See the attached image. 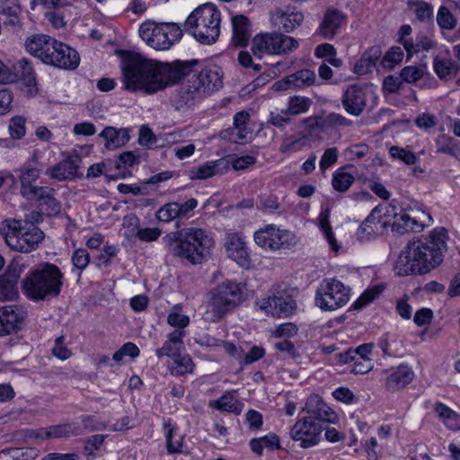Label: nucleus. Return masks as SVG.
Here are the masks:
<instances>
[{
    "label": "nucleus",
    "mask_w": 460,
    "mask_h": 460,
    "mask_svg": "<svg viewBox=\"0 0 460 460\" xmlns=\"http://www.w3.org/2000/svg\"><path fill=\"white\" fill-rule=\"evenodd\" d=\"M197 64L196 59L163 63L148 59L139 53L122 51L120 68L126 89L142 90L152 94L189 75Z\"/></svg>",
    "instance_id": "f257e3e1"
},
{
    "label": "nucleus",
    "mask_w": 460,
    "mask_h": 460,
    "mask_svg": "<svg viewBox=\"0 0 460 460\" xmlns=\"http://www.w3.org/2000/svg\"><path fill=\"white\" fill-rule=\"evenodd\" d=\"M447 232L435 228L424 241L409 243L399 255L394 270L399 276L425 274L440 264Z\"/></svg>",
    "instance_id": "f03ea898"
},
{
    "label": "nucleus",
    "mask_w": 460,
    "mask_h": 460,
    "mask_svg": "<svg viewBox=\"0 0 460 460\" xmlns=\"http://www.w3.org/2000/svg\"><path fill=\"white\" fill-rule=\"evenodd\" d=\"M168 251L192 265L201 264L210 256L215 245L212 234L199 227H185L171 232L164 238Z\"/></svg>",
    "instance_id": "7ed1b4c3"
},
{
    "label": "nucleus",
    "mask_w": 460,
    "mask_h": 460,
    "mask_svg": "<svg viewBox=\"0 0 460 460\" xmlns=\"http://www.w3.org/2000/svg\"><path fill=\"white\" fill-rule=\"evenodd\" d=\"M64 274L61 270L50 262H42L30 270L22 280V291L33 301L50 300L60 295Z\"/></svg>",
    "instance_id": "20e7f679"
},
{
    "label": "nucleus",
    "mask_w": 460,
    "mask_h": 460,
    "mask_svg": "<svg viewBox=\"0 0 460 460\" xmlns=\"http://www.w3.org/2000/svg\"><path fill=\"white\" fill-rule=\"evenodd\" d=\"M220 12L207 3L197 7L187 18L184 28L202 44L216 42L220 34Z\"/></svg>",
    "instance_id": "39448f33"
},
{
    "label": "nucleus",
    "mask_w": 460,
    "mask_h": 460,
    "mask_svg": "<svg viewBox=\"0 0 460 460\" xmlns=\"http://www.w3.org/2000/svg\"><path fill=\"white\" fill-rule=\"evenodd\" d=\"M0 232L12 250L24 253L36 250L45 237L40 227L22 226V222L16 219L4 220Z\"/></svg>",
    "instance_id": "423d86ee"
},
{
    "label": "nucleus",
    "mask_w": 460,
    "mask_h": 460,
    "mask_svg": "<svg viewBox=\"0 0 460 460\" xmlns=\"http://www.w3.org/2000/svg\"><path fill=\"white\" fill-rule=\"evenodd\" d=\"M246 288L244 283L225 280L211 291L209 307L212 312V322L219 321L225 314L233 310L243 300Z\"/></svg>",
    "instance_id": "0eeeda50"
},
{
    "label": "nucleus",
    "mask_w": 460,
    "mask_h": 460,
    "mask_svg": "<svg viewBox=\"0 0 460 460\" xmlns=\"http://www.w3.org/2000/svg\"><path fill=\"white\" fill-rule=\"evenodd\" d=\"M138 32L141 39L156 50L169 49L182 35L181 29L175 23L152 21L142 22Z\"/></svg>",
    "instance_id": "6e6552de"
},
{
    "label": "nucleus",
    "mask_w": 460,
    "mask_h": 460,
    "mask_svg": "<svg viewBox=\"0 0 460 460\" xmlns=\"http://www.w3.org/2000/svg\"><path fill=\"white\" fill-rule=\"evenodd\" d=\"M298 47L296 39L280 31L259 33L252 40V51L259 58L264 55H287Z\"/></svg>",
    "instance_id": "1a4fd4ad"
},
{
    "label": "nucleus",
    "mask_w": 460,
    "mask_h": 460,
    "mask_svg": "<svg viewBox=\"0 0 460 460\" xmlns=\"http://www.w3.org/2000/svg\"><path fill=\"white\" fill-rule=\"evenodd\" d=\"M350 298V288L337 279H323L315 291L314 304L323 312L343 307Z\"/></svg>",
    "instance_id": "9d476101"
},
{
    "label": "nucleus",
    "mask_w": 460,
    "mask_h": 460,
    "mask_svg": "<svg viewBox=\"0 0 460 460\" xmlns=\"http://www.w3.org/2000/svg\"><path fill=\"white\" fill-rule=\"evenodd\" d=\"M253 240L259 247L270 252L291 249L297 243V238L291 231L274 224L266 225L255 231Z\"/></svg>",
    "instance_id": "9b49d317"
},
{
    "label": "nucleus",
    "mask_w": 460,
    "mask_h": 460,
    "mask_svg": "<svg viewBox=\"0 0 460 460\" xmlns=\"http://www.w3.org/2000/svg\"><path fill=\"white\" fill-rule=\"evenodd\" d=\"M42 63L58 69L75 70L80 64V55L69 45L55 40Z\"/></svg>",
    "instance_id": "f8f14e48"
},
{
    "label": "nucleus",
    "mask_w": 460,
    "mask_h": 460,
    "mask_svg": "<svg viewBox=\"0 0 460 460\" xmlns=\"http://www.w3.org/2000/svg\"><path fill=\"white\" fill-rule=\"evenodd\" d=\"M323 429L319 421L303 417L290 429V437L293 440L299 441L301 447L309 448L321 441Z\"/></svg>",
    "instance_id": "ddd939ff"
},
{
    "label": "nucleus",
    "mask_w": 460,
    "mask_h": 460,
    "mask_svg": "<svg viewBox=\"0 0 460 460\" xmlns=\"http://www.w3.org/2000/svg\"><path fill=\"white\" fill-rule=\"evenodd\" d=\"M57 190L49 186H40L29 190L23 197L43 211L46 217L58 216L62 211V203L57 199Z\"/></svg>",
    "instance_id": "4468645a"
},
{
    "label": "nucleus",
    "mask_w": 460,
    "mask_h": 460,
    "mask_svg": "<svg viewBox=\"0 0 460 460\" xmlns=\"http://www.w3.org/2000/svg\"><path fill=\"white\" fill-rule=\"evenodd\" d=\"M27 316L26 310L18 305L0 307V337L10 335L22 328Z\"/></svg>",
    "instance_id": "2eb2a0df"
},
{
    "label": "nucleus",
    "mask_w": 460,
    "mask_h": 460,
    "mask_svg": "<svg viewBox=\"0 0 460 460\" xmlns=\"http://www.w3.org/2000/svg\"><path fill=\"white\" fill-rule=\"evenodd\" d=\"M206 95L191 77L176 91L172 102L178 111L189 109L199 102Z\"/></svg>",
    "instance_id": "dca6fc26"
},
{
    "label": "nucleus",
    "mask_w": 460,
    "mask_h": 460,
    "mask_svg": "<svg viewBox=\"0 0 460 460\" xmlns=\"http://www.w3.org/2000/svg\"><path fill=\"white\" fill-rule=\"evenodd\" d=\"M17 81L22 82L27 86L36 84V74L32 64L26 58L17 60L13 65V72L4 66V71L0 75V84H11Z\"/></svg>",
    "instance_id": "f3484780"
},
{
    "label": "nucleus",
    "mask_w": 460,
    "mask_h": 460,
    "mask_svg": "<svg viewBox=\"0 0 460 460\" xmlns=\"http://www.w3.org/2000/svg\"><path fill=\"white\" fill-rule=\"evenodd\" d=\"M225 246L228 257L243 268H248L251 263L250 252L244 237L239 233H227Z\"/></svg>",
    "instance_id": "a211bd4d"
},
{
    "label": "nucleus",
    "mask_w": 460,
    "mask_h": 460,
    "mask_svg": "<svg viewBox=\"0 0 460 460\" xmlns=\"http://www.w3.org/2000/svg\"><path fill=\"white\" fill-rule=\"evenodd\" d=\"M341 103L348 114L358 117L367 106L366 89L358 84H349L342 94Z\"/></svg>",
    "instance_id": "6ab92c4d"
},
{
    "label": "nucleus",
    "mask_w": 460,
    "mask_h": 460,
    "mask_svg": "<svg viewBox=\"0 0 460 460\" xmlns=\"http://www.w3.org/2000/svg\"><path fill=\"white\" fill-rule=\"evenodd\" d=\"M304 411L308 413L306 418H311L323 423H335L338 416L332 409L328 406L317 394L310 395L305 402Z\"/></svg>",
    "instance_id": "aec40b11"
},
{
    "label": "nucleus",
    "mask_w": 460,
    "mask_h": 460,
    "mask_svg": "<svg viewBox=\"0 0 460 460\" xmlns=\"http://www.w3.org/2000/svg\"><path fill=\"white\" fill-rule=\"evenodd\" d=\"M305 19L304 13L296 9H278L271 13L272 25L286 33H291L301 26Z\"/></svg>",
    "instance_id": "412c9836"
},
{
    "label": "nucleus",
    "mask_w": 460,
    "mask_h": 460,
    "mask_svg": "<svg viewBox=\"0 0 460 460\" xmlns=\"http://www.w3.org/2000/svg\"><path fill=\"white\" fill-rule=\"evenodd\" d=\"M81 162L82 159L79 155H70L54 166L48 168L45 173L49 178L59 181L81 177L82 173L78 172Z\"/></svg>",
    "instance_id": "4be33fe9"
},
{
    "label": "nucleus",
    "mask_w": 460,
    "mask_h": 460,
    "mask_svg": "<svg viewBox=\"0 0 460 460\" xmlns=\"http://www.w3.org/2000/svg\"><path fill=\"white\" fill-rule=\"evenodd\" d=\"M21 269L18 265L10 264L0 275V301L15 300L19 296L18 279Z\"/></svg>",
    "instance_id": "5701e85b"
},
{
    "label": "nucleus",
    "mask_w": 460,
    "mask_h": 460,
    "mask_svg": "<svg viewBox=\"0 0 460 460\" xmlns=\"http://www.w3.org/2000/svg\"><path fill=\"white\" fill-rule=\"evenodd\" d=\"M346 22L347 15L343 12L333 7L328 8L319 25L318 32L323 39L332 40Z\"/></svg>",
    "instance_id": "b1692460"
},
{
    "label": "nucleus",
    "mask_w": 460,
    "mask_h": 460,
    "mask_svg": "<svg viewBox=\"0 0 460 460\" xmlns=\"http://www.w3.org/2000/svg\"><path fill=\"white\" fill-rule=\"evenodd\" d=\"M222 69L220 66L212 65L202 68L198 75H194L192 78L199 88L204 90V94L213 93L219 90L222 85Z\"/></svg>",
    "instance_id": "393cba45"
},
{
    "label": "nucleus",
    "mask_w": 460,
    "mask_h": 460,
    "mask_svg": "<svg viewBox=\"0 0 460 460\" xmlns=\"http://www.w3.org/2000/svg\"><path fill=\"white\" fill-rule=\"evenodd\" d=\"M261 308L269 310L272 315L289 317L295 314L296 303L292 296L279 293L278 295L269 296L261 305Z\"/></svg>",
    "instance_id": "a878e982"
},
{
    "label": "nucleus",
    "mask_w": 460,
    "mask_h": 460,
    "mask_svg": "<svg viewBox=\"0 0 460 460\" xmlns=\"http://www.w3.org/2000/svg\"><path fill=\"white\" fill-rule=\"evenodd\" d=\"M55 40L47 34H32L25 40L24 47L28 53L42 62Z\"/></svg>",
    "instance_id": "bb28decb"
},
{
    "label": "nucleus",
    "mask_w": 460,
    "mask_h": 460,
    "mask_svg": "<svg viewBox=\"0 0 460 460\" xmlns=\"http://www.w3.org/2000/svg\"><path fill=\"white\" fill-rule=\"evenodd\" d=\"M385 208L378 205L374 208L367 217L359 226L356 235L361 242H367L373 239L377 235L378 224L380 223L381 214L384 212Z\"/></svg>",
    "instance_id": "cd10ccee"
},
{
    "label": "nucleus",
    "mask_w": 460,
    "mask_h": 460,
    "mask_svg": "<svg viewBox=\"0 0 460 460\" xmlns=\"http://www.w3.org/2000/svg\"><path fill=\"white\" fill-rule=\"evenodd\" d=\"M186 335L185 331L173 330L167 335V340L163 346L155 350L157 358L168 357L174 358L184 349L183 338Z\"/></svg>",
    "instance_id": "c85d7f7f"
},
{
    "label": "nucleus",
    "mask_w": 460,
    "mask_h": 460,
    "mask_svg": "<svg viewBox=\"0 0 460 460\" xmlns=\"http://www.w3.org/2000/svg\"><path fill=\"white\" fill-rule=\"evenodd\" d=\"M414 373L406 364L391 368L386 376L385 386L390 391L400 390L408 385L413 379Z\"/></svg>",
    "instance_id": "c756f323"
},
{
    "label": "nucleus",
    "mask_w": 460,
    "mask_h": 460,
    "mask_svg": "<svg viewBox=\"0 0 460 460\" xmlns=\"http://www.w3.org/2000/svg\"><path fill=\"white\" fill-rule=\"evenodd\" d=\"M230 168V161L227 157H222L215 161H209L191 171V179L206 180L217 174H223Z\"/></svg>",
    "instance_id": "7c9ffc66"
},
{
    "label": "nucleus",
    "mask_w": 460,
    "mask_h": 460,
    "mask_svg": "<svg viewBox=\"0 0 460 460\" xmlns=\"http://www.w3.org/2000/svg\"><path fill=\"white\" fill-rule=\"evenodd\" d=\"M99 137L105 140V147L108 150H115L124 146L130 139L129 129L126 128H116L107 126L99 134Z\"/></svg>",
    "instance_id": "2f4dec72"
},
{
    "label": "nucleus",
    "mask_w": 460,
    "mask_h": 460,
    "mask_svg": "<svg viewBox=\"0 0 460 460\" xmlns=\"http://www.w3.org/2000/svg\"><path fill=\"white\" fill-rule=\"evenodd\" d=\"M233 37L232 42L236 46H246L251 37V23L249 19L243 15L232 17Z\"/></svg>",
    "instance_id": "473e14b6"
},
{
    "label": "nucleus",
    "mask_w": 460,
    "mask_h": 460,
    "mask_svg": "<svg viewBox=\"0 0 460 460\" xmlns=\"http://www.w3.org/2000/svg\"><path fill=\"white\" fill-rule=\"evenodd\" d=\"M235 391L226 392L217 400L209 401L208 406L212 409L239 415L243 410V403L234 395Z\"/></svg>",
    "instance_id": "72a5a7b5"
},
{
    "label": "nucleus",
    "mask_w": 460,
    "mask_h": 460,
    "mask_svg": "<svg viewBox=\"0 0 460 460\" xmlns=\"http://www.w3.org/2000/svg\"><path fill=\"white\" fill-rule=\"evenodd\" d=\"M0 14L4 17V24L20 26L21 6L18 0H1Z\"/></svg>",
    "instance_id": "f704fd0d"
},
{
    "label": "nucleus",
    "mask_w": 460,
    "mask_h": 460,
    "mask_svg": "<svg viewBox=\"0 0 460 460\" xmlns=\"http://www.w3.org/2000/svg\"><path fill=\"white\" fill-rule=\"evenodd\" d=\"M385 208V215L394 217V222L392 223V231L399 235H402L406 233L411 232V226L409 222V215L405 212L396 213V207L392 203Z\"/></svg>",
    "instance_id": "c9c22d12"
},
{
    "label": "nucleus",
    "mask_w": 460,
    "mask_h": 460,
    "mask_svg": "<svg viewBox=\"0 0 460 460\" xmlns=\"http://www.w3.org/2000/svg\"><path fill=\"white\" fill-rule=\"evenodd\" d=\"M436 47V41L429 36L424 33H418L415 40L404 41L403 49L406 50L408 58L418 54L420 51H429Z\"/></svg>",
    "instance_id": "e433bc0d"
},
{
    "label": "nucleus",
    "mask_w": 460,
    "mask_h": 460,
    "mask_svg": "<svg viewBox=\"0 0 460 460\" xmlns=\"http://www.w3.org/2000/svg\"><path fill=\"white\" fill-rule=\"evenodd\" d=\"M83 434V428L78 422H67L58 425H53L47 429V438H69Z\"/></svg>",
    "instance_id": "4c0bfd02"
},
{
    "label": "nucleus",
    "mask_w": 460,
    "mask_h": 460,
    "mask_svg": "<svg viewBox=\"0 0 460 460\" xmlns=\"http://www.w3.org/2000/svg\"><path fill=\"white\" fill-rule=\"evenodd\" d=\"M433 68L437 75L446 81L452 79L457 72L456 63L447 58L436 57L433 60Z\"/></svg>",
    "instance_id": "58836bf2"
},
{
    "label": "nucleus",
    "mask_w": 460,
    "mask_h": 460,
    "mask_svg": "<svg viewBox=\"0 0 460 460\" xmlns=\"http://www.w3.org/2000/svg\"><path fill=\"white\" fill-rule=\"evenodd\" d=\"M128 222L131 226L136 227V236L143 242H154L157 240L162 231L157 227H145L138 228V218L135 216L126 217L124 218V225Z\"/></svg>",
    "instance_id": "ea45409f"
},
{
    "label": "nucleus",
    "mask_w": 460,
    "mask_h": 460,
    "mask_svg": "<svg viewBox=\"0 0 460 460\" xmlns=\"http://www.w3.org/2000/svg\"><path fill=\"white\" fill-rule=\"evenodd\" d=\"M354 181V175L343 167L338 168L332 173V186L338 192H346Z\"/></svg>",
    "instance_id": "a19ab883"
},
{
    "label": "nucleus",
    "mask_w": 460,
    "mask_h": 460,
    "mask_svg": "<svg viewBox=\"0 0 460 460\" xmlns=\"http://www.w3.org/2000/svg\"><path fill=\"white\" fill-rule=\"evenodd\" d=\"M172 359V362L168 367L172 376H181L187 373H192L195 365L189 355L181 353Z\"/></svg>",
    "instance_id": "79ce46f5"
},
{
    "label": "nucleus",
    "mask_w": 460,
    "mask_h": 460,
    "mask_svg": "<svg viewBox=\"0 0 460 460\" xmlns=\"http://www.w3.org/2000/svg\"><path fill=\"white\" fill-rule=\"evenodd\" d=\"M409 8L415 13L416 19L420 22H429L433 20V6L422 0H410Z\"/></svg>",
    "instance_id": "37998d69"
},
{
    "label": "nucleus",
    "mask_w": 460,
    "mask_h": 460,
    "mask_svg": "<svg viewBox=\"0 0 460 460\" xmlns=\"http://www.w3.org/2000/svg\"><path fill=\"white\" fill-rule=\"evenodd\" d=\"M315 79V73L311 69H301L288 76V81H290L293 89H302L313 85Z\"/></svg>",
    "instance_id": "c03bdc74"
},
{
    "label": "nucleus",
    "mask_w": 460,
    "mask_h": 460,
    "mask_svg": "<svg viewBox=\"0 0 460 460\" xmlns=\"http://www.w3.org/2000/svg\"><path fill=\"white\" fill-rule=\"evenodd\" d=\"M250 447L253 453L261 456L264 448L279 449L280 445L279 438L275 434H270L259 438H252L250 441Z\"/></svg>",
    "instance_id": "a18cd8bd"
},
{
    "label": "nucleus",
    "mask_w": 460,
    "mask_h": 460,
    "mask_svg": "<svg viewBox=\"0 0 460 460\" xmlns=\"http://www.w3.org/2000/svg\"><path fill=\"white\" fill-rule=\"evenodd\" d=\"M258 208L264 213L281 214L284 209L275 194L261 193L258 196Z\"/></svg>",
    "instance_id": "49530a36"
},
{
    "label": "nucleus",
    "mask_w": 460,
    "mask_h": 460,
    "mask_svg": "<svg viewBox=\"0 0 460 460\" xmlns=\"http://www.w3.org/2000/svg\"><path fill=\"white\" fill-rule=\"evenodd\" d=\"M40 175V169L37 167H28L22 170V173L20 175V193L22 197H24L29 190L40 187L39 185L33 184V181H35Z\"/></svg>",
    "instance_id": "de8ad7c7"
},
{
    "label": "nucleus",
    "mask_w": 460,
    "mask_h": 460,
    "mask_svg": "<svg viewBox=\"0 0 460 460\" xmlns=\"http://www.w3.org/2000/svg\"><path fill=\"white\" fill-rule=\"evenodd\" d=\"M330 217H331V211L329 208H326L323 210L318 217L319 226L321 230L323 231L327 242L329 243L332 250L338 251L339 245L337 243V241L335 239L334 234L332 232L331 224H330Z\"/></svg>",
    "instance_id": "09e8293b"
},
{
    "label": "nucleus",
    "mask_w": 460,
    "mask_h": 460,
    "mask_svg": "<svg viewBox=\"0 0 460 460\" xmlns=\"http://www.w3.org/2000/svg\"><path fill=\"white\" fill-rule=\"evenodd\" d=\"M166 442V449L169 454H178L182 451V437L174 440L175 426L171 421H165L163 424Z\"/></svg>",
    "instance_id": "8fccbe9b"
},
{
    "label": "nucleus",
    "mask_w": 460,
    "mask_h": 460,
    "mask_svg": "<svg viewBox=\"0 0 460 460\" xmlns=\"http://www.w3.org/2000/svg\"><path fill=\"white\" fill-rule=\"evenodd\" d=\"M436 152L438 154H447L456 157L459 148L455 139L446 134H440L435 140Z\"/></svg>",
    "instance_id": "3c124183"
},
{
    "label": "nucleus",
    "mask_w": 460,
    "mask_h": 460,
    "mask_svg": "<svg viewBox=\"0 0 460 460\" xmlns=\"http://www.w3.org/2000/svg\"><path fill=\"white\" fill-rule=\"evenodd\" d=\"M311 104L312 101L307 97L294 96L289 99L285 112H288L290 116L300 115L307 112Z\"/></svg>",
    "instance_id": "603ef678"
},
{
    "label": "nucleus",
    "mask_w": 460,
    "mask_h": 460,
    "mask_svg": "<svg viewBox=\"0 0 460 460\" xmlns=\"http://www.w3.org/2000/svg\"><path fill=\"white\" fill-rule=\"evenodd\" d=\"M388 153L393 160L400 161L407 165H413L418 160L417 155L407 147L392 146Z\"/></svg>",
    "instance_id": "864d4df0"
},
{
    "label": "nucleus",
    "mask_w": 460,
    "mask_h": 460,
    "mask_svg": "<svg viewBox=\"0 0 460 460\" xmlns=\"http://www.w3.org/2000/svg\"><path fill=\"white\" fill-rule=\"evenodd\" d=\"M385 289L382 284L367 288L361 296L354 302V309H361L374 301Z\"/></svg>",
    "instance_id": "5fc2aeb1"
},
{
    "label": "nucleus",
    "mask_w": 460,
    "mask_h": 460,
    "mask_svg": "<svg viewBox=\"0 0 460 460\" xmlns=\"http://www.w3.org/2000/svg\"><path fill=\"white\" fill-rule=\"evenodd\" d=\"M71 262L74 267L72 271L76 270L77 276L80 278L83 271L90 263V254L86 249L78 248L72 253Z\"/></svg>",
    "instance_id": "6e6d98bb"
},
{
    "label": "nucleus",
    "mask_w": 460,
    "mask_h": 460,
    "mask_svg": "<svg viewBox=\"0 0 460 460\" xmlns=\"http://www.w3.org/2000/svg\"><path fill=\"white\" fill-rule=\"evenodd\" d=\"M374 49H370L362 55L361 58L354 66L355 73L358 75H365L375 66V62L379 58L380 51L378 49H375L374 57H372L370 53Z\"/></svg>",
    "instance_id": "4d7b16f0"
},
{
    "label": "nucleus",
    "mask_w": 460,
    "mask_h": 460,
    "mask_svg": "<svg viewBox=\"0 0 460 460\" xmlns=\"http://www.w3.org/2000/svg\"><path fill=\"white\" fill-rule=\"evenodd\" d=\"M425 72V66H407L401 70L400 77L403 82L412 84L421 79Z\"/></svg>",
    "instance_id": "13d9d810"
},
{
    "label": "nucleus",
    "mask_w": 460,
    "mask_h": 460,
    "mask_svg": "<svg viewBox=\"0 0 460 460\" xmlns=\"http://www.w3.org/2000/svg\"><path fill=\"white\" fill-rule=\"evenodd\" d=\"M437 22L441 29L453 30L456 26V19L449 9L444 5L440 6L437 13Z\"/></svg>",
    "instance_id": "bf43d9fd"
},
{
    "label": "nucleus",
    "mask_w": 460,
    "mask_h": 460,
    "mask_svg": "<svg viewBox=\"0 0 460 460\" xmlns=\"http://www.w3.org/2000/svg\"><path fill=\"white\" fill-rule=\"evenodd\" d=\"M403 57V49L399 46H394L390 48L385 53L382 59V64L385 67L393 68L402 60Z\"/></svg>",
    "instance_id": "052dcab7"
},
{
    "label": "nucleus",
    "mask_w": 460,
    "mask_h": 460,
    "mask_svg": "<svg viewBox=\"0 0 460 460\" xmlns=\"http://www.w3.org/2000/svg\"><path fill=\"white\" fill-rule=\"evenodd\" d=\"M140 350L138 347L133 342H127L123 344L119 349H118L112 356V359L120 363L124 357H129L131 358H136L139 356Z\"/></svg>",
    "instance_id": "680f3d73"
},
{
    "label": "nucleus",
    "mask_w": 460,
    "mask_h": 460,
    "mask_svg": "<svg viewBox=\"0 0 460 460\" xmlns=\"http://www.w3.org/2000/svg\"><path fill=\"white\" fill-rule=\"evenodd\" d=\"M155 216L159 221L165 223L180 218L177 211V202H170L164 205L157 210Z\"/></svg>",
    "instance_id": "e2e57ef3"
},
{
    "label": "nucleus",
    "mask_w": 460,
    "mask_h": 460,
    "mask_svg": "<svg viewBox=\"0 0 460 460\" xmlns=\"http://www.w3.org/2000/svg\"><path fill=\"white\" fill-rule=\"evenodd\" d=\"M26 119L22 116H14L10 119L9 122V133L12 138L21 139L24 137Z\"/></svg>",
    "instance_id": "0e129e2a"
},
{
    "label": "nucleus",
    "mask_w": 460,
    "mask_h": 460,
    "mask_svg": "<svg viewBox=\"0 0 460 460\" xmlns=\"http://www.w3.org/2000/svg\"><path fill=\"white\" fill-rule=\"evenodd\" d=\"M323 124H325V127H342V128H349L353 126V122L345 118L343 115L336 112H331L329 113L324 119H323Z\"/></svg>",
    "instance_id": "69168bd1"
},
{
    "label": "nucleus",
    "mask_w": 460,
    "mask_h": 460,
    "mask_svg": "<svg viewBox=\"0 0 460 460\" xmlns=\"http://www.w3.org/2000/svg\"><path fill=\"white\" fill-rule=\"evenodd\" d=\"M139 158H140V155H137L135 152H133V151H125V152L121 153L119 155L118 160L116 162V167L117 168H121V167L129 168V167H132L135 164H139Z\"/></svg>",
    "instance_id": "338daca9"
},
{
    "label": "nucleus",
    "mask_w": 460,
    "mask_h": 460,
    "mask_svg": "<svg viewBox=\"0 0 460 460\" xmlns=\"http://www.w3.org/2000/svg\"><path fill=\"white\" fill-rule=\"evenodd\" d=\"M411 232H420L426 226L433 222L429 213L421 211L418 217L409 216Z\"/></svg>",
    "instance_id": "774afa93"
}]
</instances>
